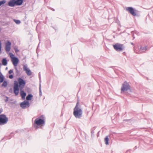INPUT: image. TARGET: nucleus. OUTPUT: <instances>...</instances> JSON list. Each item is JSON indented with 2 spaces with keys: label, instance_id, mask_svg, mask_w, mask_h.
<instances>
[{
  "label": "nucleus",
  "instance_id": "obj_18",
  "mask_svg": "<svg viewBox=\"0 0 153 153\" xmlns=\"http://www.w3.org/2000/svg\"><path fill=\"white\" fill-rule=\"evenodd\" d=\"M2 82L3 83L1 85V86L4 87H6L7 85V81L6 80H4V81Z\"/></svg>",
  "mask_w": 153,
  "mask_h": 153
},
{
  "label": "nucleus",
  "instance_id": "obj_36",
  "mask_svg": "<svg viewBox=\"0 0 153 153\" xmlns=\"http://www.w3.org/2000/svg\"><path fill=\"white\" fill-rule=\"evenodd\" d=\"M51 9L52 11H55V10H54V9H53V8H51Z\"/></svg>",
  "mask_w": 153,
  "mask_h": 153
},
{
  "label": "nucleus",
  "instance_id": "obj_31",
  "mask_svg": "<svg viewBox=\"0 0 153 153\" xmlns=\"http://www.w3.org/2000/svg\"><path fill=\"white\" fill-rule=\"evenodd\" d=\"M6 97V99L4 101L5 102H7L8 101V99H9V97H7V96Z\"/></svg>",
  "mask_w": 153,
  "mask_h": 153
},
{
  "label": "nucleus",
  "instance_id": "obj_41",
  "mask_svg": "<svg viewBox=\"0 0 153 153\" xmlns=\"http://www.w3.org/2000/svg\"><path fill=\"white\" fill-rule=\"evenodd\" d=\"M7 69V67H6V69H5L6 70Z\"/></svg>",
  "mask_w": 153,
  "mask_h": 153
},
{
  "label": "nucleus",
  "instance_id": "obj_17",
  "mask_svg": "<svg viewBox=\"0 0 153 153\" xmlns=\"http://www.w3.org/2000/svg\"><path fill=\"white\" fill-rule=\"evenodd\" d=\"M7 2L6 0H2L0 1V7L3 6Z\"/></svg>",
  "mask_w": 153,
  "mask_h": 153
},
{
  "label": "nucleus",
  "instance_id": "obj_42",
  "mask_svg": "<svg viewBox=\"0 0 153 153\" xmlns=\"http://www.w3.org/2000/svg\"><path fill=\"white\" fill-rule=\"evenodd\" d=\"M152 13L153 14V11H152Z\"/></svg>",
  "mask_w": 153,
  "mask_h": 153
},
{
  "label": "nucleus",
  "instance_id": "obj_27",
  "mask_svg": "<svg viewBox=\"0 0 153 153\" xmlns=\"http://www.w3.org/2000/svg\"><path fill=\"white\" fill-rule=\"evenodd\" d=\"M9 55L10 58H11V60L12 59V58H13L14 57H16L12 53H9Z\"/></svg>",
  "mask_w": 153,
  "mask_h": 153
},
{
  "label": "nucleus",
  "instance_id": "obj_34",
  "mask_svg": "<svg viewBox=\"0 0 153 153\" xmlns=\"http://www.w3.org/2000/svg\"><path fill=\"white\" fill-rule=\"evenodd\" d=\"M91 136H92L93 135H94V130H92L91 132Z\"/></svg>",
  "mask_w": 153,
  "mask_h": 153
},
{
  "label": "nucleus",
  "instance_id": "obj_24",
  "mask_svg": "<svg viewBox=\"0 0 153 153\" xmlns=\"http://www.w3.org/2000/svg\"><path fill=\"white\" fill-rule=\"evenodd\" d=\"M13 21L15 22L17 24H19L21 23V21L19 20H16V19H14Z\"/></svg>",
  "mask_w": 153,
  "mask_h": 153
},
{
  "label": "nucleus",
  "instance_id": "obj_2",
  "mask_svg": "<svg viewBox=\"0 0 153 153\" xmlns=\"http://www.w3.org/2000/svg\"><path fill=\"white\" fill-rule=\"evenodd\" d=\"M45 116L43 115H41L35 120L33 124V126L36 129L39 128V126L43 125L45 124Z\"/></svg>",
  "mask_w": 153,
  "mask_h": 153
},
{
  "label": "nucleus",
  "instance_id": "obj_10",
  "mask_svg": "<svg viewBox=\"0 0 153 153\" xmlns=\"http://www.w3.org/2000/svg\"><path fill=\"white\" fill-rule=\"evenodd\" d=\"M23 70L25 71L26 73L28 76H30L32 74L31 71L27 68L26 66L23 65Z\"/></svg>",
  "mask_w": 153,
  "mask_h": 153
},
{
  "label": "nucleus",
  "instance_id": "obj_39",
  "mask_svg": "<svg viewBox=\"0 0 153 153\" xmlns=\"http://www.w3.org/2000/svg\"><path fill=\"white\" fill-rule=\"evenodd\" d=\"M137 148V146H135L134 147L135 149H136Z\"/></svg>",
  "mask_w": 153,
  "mask_h": 153
},
{
  "label": "nucleus",
  "instance_id": "obj_35",
  "mask_svg": "<svg viewBox=\"0 0 153 153\" xmlns=\"http://www.w3.org/2000/svg\"><path fill=\"white\" fill-rule=\"evenodd\" d=\"M131 119H126L123 120L124 121H128L129 120H130Z\"/></svg>",
  "mask_w": 153,
  "mask_h": 153
},
{
  "label": "nucleus",
  "instance_id": "obj_40",
  "mask_svg": "<svg viewBox=\"0 0 153 153\" xmlns=\"http://www.w3.org/2000/svg\"><path fill=\"white\" fill-rule=\"evenodd\" d=\"M133 39H134L135 38V37L134 36V35H133Z\"/></svg>",
  "mask_w": 153,
  "mask_h": 153
},
{
  "label": "nucleus",
  "instance_id": "obj_23",
  "mask_svg": "<svg viewBox=\"0 0 153 153\" xmlns=\"http://www.w3.org/2000/svg\"><path fill=\"white\" fill-rule=\"evenodd\" d=\"M39 95L40 97L42 96V92L41 90V85L40 83L39 85Z\"/></svg>",
  "mask_w": 153,
  "mask_h": 153
},
{
  "label": "nucleus",
  "instance_id": "obj_5",
  "mask_svg": "<svg viewBox=\"0 0 153 153\" xmlns=\"http://www.w3.org/2000/svg\"><path fill=\"white\" fill-rule=\"evenodd\" d=\"M126 91H131V86L126 81L124 82L122 85L121 88V93L122 94L125 93Z\"/></svg>",
  "mask_w": 153,
  "mask_h": 153
},
{
  "label": "nucleus",
  "instance_id": "obj_9",
  "mask_svg": "<svg viewBox=\"0 0 153 153\" xmlns=\"http://www.w3.org/2000/svg\"><path fill=\"white\" fill-rule=\"evenodd\" d=\"M11 60L13 65L15 67L17 66L19 62V59L16 57H14L13 58H12Z\"/></svg>",
  "mask_w": 153,
  "mask_h": 153
},
{
  "label": "nucleus",
  "instance_id": "obj_29",
  "mask_svg": "<svg viewBox=\"0 0 153 153\" xmlns=\"http://www.w3.org/2000/svg\"><path fill=\"white\" fill-rule=\"evenodd\" d=\"M9 77L10 79H12L13 78V74H10L9 75Z\"/></svg>",
  "mask_w": 153,
  "mask_h": 153
},
{
  "label": "nucleus",
  "instance_id": "obj_20",
  "mask_svg": "<svg viewBox=\"0 0 153 153\" xmlns=\"http://www.w3.org/2000/svg\"><path fill=\"white\" fill-rule=\"evenodd\" d=\"M147 48L146 46L144 47H141L140 49V51L142 52H144L146 51L147 50Z\"/></svg>",
  "mask_w": 153,
  "mask_h": 153
},
{
  "label": "nucleus",
  "instance_id": "obj_4",
  "mask_svg": "<svg viewBox=\"0 0 153 153\" xmlns=\"http://www.w3.org/2000/svg\"><path fill=\"white\" fill-rule=\"evenodd\" d=\"M3 111L2 108H0V114ZM8 121V118L5 114H0V126H2L6 124Z\"/></svg>",
  "mask_w": 153,
  "mask_h": 153
},
{
  "label": "nucleus",
  "instance_id": "obj_16",
  "mask_svg": "<svg viewBox=\"0 0 153 153\" xmlns=\"http://www.w3.org/2000/svg\"><path fill=\"white\" fill-rule=\"evenodd\" d=\"M4 77L1 72L0 71V84L2 83L4 80Z\"/></svg>",
  "mask_w": 153,
  "mask_h": 153
},
{
  "label": "nucleus",
  "instance_id": "obj_22",
  "mask_svg": "<svg viewBox=\"0 0 153 153\" xmlns=\"http://www.w3.org/2000/svg\"><path fill=\"white\" fill-rule=\"evenodd\" d=\"M11 43L9 40L7 41L5 46L11 47Z\"/></svg>",
  "mask_w": 153,
  "mask_h": 153
},
{
  "label": "nucleus",
  "instance_id": "obj_37",
  "mask_svg": "<svg viewBox=\"0 0 153 153\" xmlns=\"http://www.w3.org/2000/svg\"><path fill=\"white\" fill-rule=\"evenodd\" d=\"M99 132H98L97 134V137H98V136H99Z\"/></svg>",
  "mask_w": 153,
  "mask_h": 153
},
{
  "label": "nucleus",
  "instance_id": "obj_7",
  "mask_svg": "<svg viewBox=\"0 0 153 153\" xmlns=\"http://www.w3.org/2000/svg\"><path fill=\"white\" fill-rule=\"evenodd\" d=\"M126 10L128 11L131 15L134 16H136L137 10L132 7H128L126 8Z\"/></svg>",
  "mask_w": 153,
  "mask_h": 153
},
{
  "label": "nucleus",
  "instance_id": "obj_30",
  "mask_svg": "<svg viewBox=\"0 0 153 153\" xmlns=\"http://www.w3.org/2000/svg\"><path fill=\"white\" fill-rule=\"evenodd\" d=\"M2 48V45H1V41L0 40V53H1V51Z\"/></svg>",
  "mask_w": 153,
  "mask_h": 153
},
{
  "label": "nucleus",
  "instance_id": "obj_3",
  "mask_svg": "<svg viewBox=\"0 0 153 153\" xmlns=\"http://www.w3.org/2000/svg\"><path fill=\"white\" fill-rule=\"evenodd\" d=\"M78 106L79 102H78L74 109L73 114L76 118L80 119L82 116V111Z\"/></svg>",
  "mask_w": 153,
  "mask_h": 153
},
{
  "label": "nucleus",
  "instance_id": "obj_14",
  "mask_svg": "<svg viewBox=\"0 0 153 153\" xmlns=\"http://www.w3.org/2000/svg\"><path fill=\"white\" fill-rule=\"evenodd\" d=\"M33 97V95L31 94H28L26 97V101H28L31 100Z\"/></svg>",
  "mask_w": 153,
  "mask_h": 153
},
{
  "label": "nucleus",
  "instance_id": "obj_25",
  "mask_svg": "<svg viewBox=\"0 0 153 153\" xmlns=\"http://www.w3.org/2000/svg\"><path fill=\"white\" fill-rule=\"evenodd\" d=\"M11 48V47L5 46V51H6L8 52L10 51Z\"/></svg>",
  "mask_w": 153,
  "mask_h": 153
},
{
  "label": "nucleus",
  "instance_id": "obj_8",
  "mask_svg": "<svg viewBox=\"0 0 153 153\" xmlns=\"http://www.w3.org/2000/svg\"><path fill=\"white\" fill-rule=\"evenodd\" d=\"M20 105L22 108L25 109L26 107H29L30 104L28 101L25 100L20 103Z\"/></svg>",
  "mask_w": 153,
  "mask_h": 153
},
{
  "label": "nucleus",
  "instance_id": "obj_6",
  "mask_svg": "<svg viewBox=\"0 0 153 153\" xmlns=\"http://www.w3.org/2000/svg\"><path fill=\"white\" fill-rule=\"evenodd\" d=\"M114 49L117 51H122L123 50V45L120 43H117L113 45Z\"/></svg>",
  "mask_w": 153,
  "mask_h": 153
},
{
  "label": "nucleus",
  "instance_id": "obj_26",
  "mask_svg": "<svg viewBox=\"0 0 153 153\" xmlns=\"http://www.w3.org/2000/svg\"><path fill=\"white\" fill-rule=\"evenodd\" d=\"M15 69L16 71V75L18 76L20 74L19 71L18 70L17 68L16 67H15Z\"/></svg>",
  "mask_w": 153,
  "mask_h": 153
},
{
  "label": "nucleus",
  "instance_id": "obj_12",
  "mask_svg": "<svg viewBox=\"0 0 153 153\" xmlns=\"http://www.w3.org/2000/svg\"><path fill=\"white\" fill-rule=\"evenodd\" d=\"M23 89H20V94L22 98V99L24 100L25 98V97L26 95V93L23 90Z\"/></svg>",
  "mask_w": 153,
  "mask_h": 153
},
{
  "label": "nucleus",
  "instance_id": "obj_43",
  "mask_svg": "<svg viewBox=\"0 0 153 153\" xmlns=\"http://www.w3.org/2000/svg\"><path fill=\"white\" fill-rule=\"evenodd\" d=\"M100 91V90H98V91Z\"/></svg>",
  "mask_w": 153,
  "mask_h": 153
},
{
  "label": "nucleus",
  "instance_id": "obj_21",
  "mask_svg": "<svg viewBox=\"0 0 153 153\" xmlns=\"http://www.w3.org/2000/svg\"><path fill=\"white\" fill-rule=\"evenodd\" d=\"M11 43L9 40L7 41L5 46L11 47Z\"/></svg>",
  "mask_w": 153,
  "mask_h": 153
},
{
  "label": "nucleus",
  "instance_id": "obj_15",
  "mask_svg": "<svg viewBox=\"0 0 153 153\" xmlns=\"http://www.w3.org/2000/svg\"><path fill=\"white\" fill-rule=\"evenodd\" d=\"M2 65L6 66L7 64V61L6 58H3L1 60Z\"/></svg>",
  "mask_w": 153,
  "mask_h": 153
},
{
  "label": "nucleus",
  "instance_id": "obj_28",
  "mask_svg": "<svg viewBox=\"0 0 153 153\" xmlns=\"http://www.w3.org/2000/svg\"><path fill=\"white\" fill-rule=\"evenodd\" d=\"M13 73V70L11 69L10 70L8 71V73L10 74H11L12 73Z\"/></svg>",
  "mask_w": 153,
  "mask_h": 153
},
{
  "label": "nucleus",
  "instance_id": "obj_1",
  "mask_svg": "<svg viewBox=\"0 0 153 153\" xmlns=\"http://www.w3.org/2000/svg\"><path fill=\"white\" fill-rule=\"evenodd\" d=\"M18 82L15 81L13 87V93L16 96L18 95L20 89H23L26 83V82L21 78L18 79Z\"/></svg>",
  "mask_w": 153,
  "mask_h": 153
},
{
  "label": "nucleus",
  "instance_id": "obj_33",
  "mask_svg": "<svg viewBox=\"0 0 153 153\" xmlns=\"http://www.w3.org/2000/svg\"><path fill=\"white\" fill-rule=\"evenodd\" d=\"M39 78L40 79V82H41V76L40 74V72H39Z\"/></svg>",
  "mask_w": 153,
  "mask_h": 153
},
{
  "label": "nucleus",
  "instance_id": "obj_38",
  "mask_svg": "<svg viewBox=\"0 0 153 153\" xmlns=\"http://www.w3.org/2000/svg\"><path fill=\"white\" fill-rule=\"evenodd\" d=\"M131 45H134V44L133 43H132V42H131Z\"/></svg>",
  "mask_w": 153,
  "mask_h": 153
},
{
  "label": "nucleus",
  "instance_id": "obj_19",
  "mask_svg": "<svg viewBox=\"0 0 153 153\" xmlns=\"http://www.w3.org/2000/svg\"><path fill=\"white\" fill-rule=\"evenodd\" d=\"M104 140L105 143L106 145H107L109 144V138L108 136H107L105 137L104 139Z\"/></svg>",
  "mask_w": 153,
  "mask_h": 153
},
{
  "label": "nucleus",
  "instance_id": "obj_13",
  "mask_svg": "<svg viewBox=\"0 0 153 153\" xmlns=\"http://www.w3.org/2000/svg\"><path fill=\"white\" fill-rule=\"evenodd\" d=\"M24 0H15L16 6L22 5L23 2Z\"/></svg>",
  "mask_w": 153,
  "mask_h": 153
},
{
  "label": "nucleus",
  "instance_id": "obj_32",
  "mask_svg": "<svg viewBox=\"0 0 153 153\" xmlns=\"http://www.w3.org/2000/svg\"><path fill=\"white\" fill-rule=\"evenodd\" d=\"M16 53H17L19 51V50L17 48H15L14 49Z\"/></svg>",
  "mask_w": 153,
  "mask_h": 153
},
{
  "label": "nucleus",
  "instance_id": "obj_11",
  "mask_svg": "<svg viewBox=\"0 0 153 153\" xmlns=\"http://www.w3.org/2000/svg\"><path fill=\"white\" fill-rule=\"evenodd\" d=\"M7 5L10 7H14L16 5L15 0H10L7 3Z\"/></svg>",
  "mask_w": 153,
  "mask_h": 153
}]
</instances>
